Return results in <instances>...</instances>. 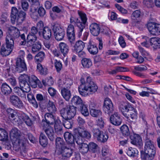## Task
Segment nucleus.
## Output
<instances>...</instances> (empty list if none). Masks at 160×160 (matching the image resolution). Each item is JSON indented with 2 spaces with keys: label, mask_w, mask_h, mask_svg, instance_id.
<instances>
[{
  "label": "nucleus",
  "mask_w": 160,
  "mask_h": 160,
  "mask_svg": "<svg viewBox=\"0 0 160 160\" xmlns=\"http://www.w3.org/2000/svg\"><path fill=\"white\" fill-rule=\"evenodd\" d=\"M80 107L81 112L82 115L85 117L88 116L89 114V112L87 107L83 104Z\"/></svg>",
  "instance_id": "6e6d98bb"
},
{
  "label": "nucleus",
  "mask_w": 160,
  "mask_h": 160,
  "mask_svg": "<svg viewBox=\"0 0 160 160\" xmlns=\"http://www.w3.org/2000/svg\"><path fill=\"white\" fill-rule=\"evenodd\" d=\"M33 43H34L32 45V50L33 53H35L41 48L42 45L41 43L39 41Z\"/></svg>",
  "instance_id": "79ce46f5"
},
{
  "label": "nucleus",
  "mask_w": 160,
  "mask_h": 160,
  "mask_svg": "<svg viewBox=\"0 0 160 160\" xmlns=\"http://www.w3.org/2000/svg\"><path fill=\"white\" fill-rule=\"evenodd\" d=\"M61 153L63 156L69 158L72 155V150L71 148L66 146L63 147L62 148Z\"/></svg>",
  "instance_id": "c85d7f7f"
},
{
  "label": "nucleus",
  "mask_w": 160,
  "mask_h": 160,
  "mask_svg": "<svg viewBox=\"0 0 160 160\" xmlns=\"http://www.w3.org/2000/svg\"><path fill=\"white\" fill-rule=\"evenodd\" d=\"M21 7L24 11H27L29 7L28 2L26 0H21Z\"/></svg>",
  "instance_id": "69168bd1"
},
{
  "label": "nucleus",
  "mask_w": 160,
  "mask_h": 160,
  "mask_svg": "<svg viewBox=\"0 0 160 160\" xmlns=\"http://www.w3.org/2000/svg\"><path fill=\"white\" fill-rule=\"evenodd\" d=\"M39 82V79L35 75H32L29 76L28 82L31 86L33 88L37 87V83Z\"/></svg>",
  "instance_id": "72a5a7b5"
},
{
  "label": "nucleus",
  "mask_w": 160,
  "mask_h": 160,
  "mask_svg": "<svg viewBox=\"0 0 160 160\" xmlns=\"http://www.w3.org/2000/svg\"><path fill=\"white\" fill-rule=\"evenodd\" d=\"M65 119L63 121L62 124L64 127L67 129L71 128L73 123L72 120L71 119H68L67 118H64Z\"/></svg>",
  "instance_id": "49530a36"
},
{
  "label": "nucleus",
  "mask_w": 160,
  "mask_h": 160,
  "mask_svg": "<svg viewBox=\"0 0 160 160\" xmlns=\"http://www.w3.org/2000/svg\"><path fill=\"white\" fill-rule=\"evenodd\" d=\"M111 122L113 125L119 126L122 122V119L120 115L117 113H114L110 118Z\"/></svg>",
  "instance_id": "a211bd4d"
},
{
  "label": "nucleus",
  "mask_w": 160,
  "mask_h": 160,
  "mask_svg": "<svg viewBox=\"0 0 160 160\" xmlns=\"http://www.w3.org/2000/svg\"><path fill=\"white\" fill-rule=\"evenodd\" d=\"M88 49L89 52L93 55L97 54L98 52V49L96 45L91 42H90L89 43Z\"/></svg>",
  "instance_id": "a878e982"
},
{
  "label": "nucleus",
  "mask_w": 160,
  "mask_h": 160,
  "mask_svg": "<svg viewBox=\"0 0 160 160\" xmlns=\"http://www.w3.org/2000/svg\"><path fill=\"white\" fill-rule=\"evenodd\" d=\"M91 33L94 36H98L100 32V25L96 23H92L90 26Z\"/></svg>",
  "instance_id": "6ab92c4d"
},
{
  "label": "nucleus",
  "mask_w": 160,
  "mask_h": 160,
  "mask_svg": "<svg viewBox=\"0 0 160 160\" xmlns=\"http://www.w3.org/2000/svg\"><path fill=\"white\" fill-rule=\"evenodd\" d=\"M22 117L23 121L28 126H30L32 125V121L28 116L24 115Z\"/></svg>",
  "instance_id": "e2e57ef3"
},
{
  "label": "nucleus",
  "mask_w": 160,
  "mask_h": 160,
  "mask_svg": "<svg viewBox=\"0 0 160 160\" xmlns=\"http://www.w3.org/2000/svg\"><path fill=\"white\" fill-rule=\"evenodd\" d=\"M132 107L129 104H127L121 105L120 107L121 110L122 114L125 117L127 116L128 113L132 108Z\"/></svg>",
  "instance_id": "c756f323"
},
{
  "label": "nucleus",
  "mask_w": 160,
  "mask_h": 160,
  "mask_svg": "<svg viewBox=\"0 0 160 160\" xmlns=\"http://www.w3.org/2000/svg\"><path fill=\"white\" fill-rule=\"evenodd\" d=\"M45 57V53L43 52H39L35 57V62L37 63L42 62L43 60Z\"/></svg>",
  "instance_id": "ea45409f"
},
{
  "label": "nucleus",
  "mask_w": 160,
  "mask_h": 160,
  "mask_svg": "<svg viewBox=\"0 0 160 160\" xmlns=\"http://www.w3.org/2000/svg\"><path fill=\"white\" fill-rule=\"evenodd\" d=\"M120 130L122 134L125 136H128L130 135V132L127 126L124 125L122 126L120 128Z\"/></svg>",
  "instance_id": "3c124183"
},
{
  "label": "nucleus",
  "mask_w": 160,
  "mask_h": 160,
  "mask_svg": "<svg viewBox=\"0 0 160 160\" xmlns=\"http://www.w3.org/2000/svg\"><path fill=\"white\" fill-rule=\"evenodd\" d=\"M54 128L56 132L58 135L63 134L62 124L59 119H57L55 122Z\"/></svg>",
  "instance_id": "aec40b11"
},
{
  "label": "nucleus",
  "mask_w": 160,
  "mask_h": 160,
  "mask_svg": "<svg viewBox=\"0 0 160 160\" xmlns=\"http://www.w3.org/2000/svg\"><path fill=\"white\" fill-rule=\"evenodd\" d=\"M64 84L65 85L64 88L69 89L73 84V81L70 78L66 79L64 82Z\"/></svg>",
  "instance_id": "0e129e2a"
},
{
  "label": "nucleus",
  "mask_w": 160,
  "mask_h": 160,
  "mask_svg": "<svg viewBox=\"0 0 160 160\" xmlns=\"http://www.w3.org/2000/svg\"><path fill=\"white\" fill-rule=\"evenodd\" d=\"M15 70L18 72H21L27 70L26 65L24 59L19 58H17Z\"/></svg>",
  "instance_id": "9d476101"
},
{
  "label": "nucleus",
  "mask_w": 160,
  "mask_h": 160,
  "mask_svg": "<svg viewBox=\"0 0 160 160\" xmlns=\"http://www.w3.org/2000/svg\"><path fill=\"white\" fill-rule=\"evenodd\" d=\"M42 35L43 38L46 40H49L52 36L51 30L49 27H45L42 31Z\"/></svg>",
  "instance_id": "cd10ccee"
},
{
  "label": "nucleus",
  "mask_w": 160,
  "mask_h": 160,
  "mask_svg": "<svg viewBox=\"0 0 160 160\" xmlns=\"http://www.w3.org/2000/svg\"><path fill=\"white\" fill-rule=\"evenodd\" d=\"M84 47V43L81 40H78L76 42L72 50L74 52H77V51L82 50Z\"/></svg>",
  "instance_id": "b1692460"
},
{
  "label": "nucleus",
  "mask_w": 160,
  "mask_h": 160,
  "mask_svg": "<svg viewBox=\"0 0 160 160\" xmlns=\"http://www.w3.org/2000/svg\"><path fill=\"white\" fill-rule=\"evenodd\" d=\"M71 103L73 105L76 106L78 107H81L83 104L81 98L78 96H75L71 100Z\"/></svg>",
  "instance_id": "5701e85b"
},
{
  "label": "nucleus",
  "mask_w": 160,
  "mask_h": 160,
  "mask_svg": "<svg viewBox=\"0 0 160 160\" xmlns=\"http://www.w3.org/2000/svg\"><path fill=\"white\" fill-rule=\"evenodd\" d=\"M74 132H77L79 136L81 138L89 139L91 137L90 133L84 127H79L75 130Z\"/></svg>",
  "instance_id": "4468645a"
},
{
  "label": "nucleus",
  "mask_w": 160,
  "mask_h": 160,
  "mask_svg": "<svg viewBox=\"0 0 160 160\" xmlns=\"http://www.w3.org/2000/svg\"><path fill=\"white\" fill-rule=\"evenodd\" d=\"M21 88L22 89L23 92L28 93L31 90V88L29 84L27 82H24L19 84Z\"/></svg>",
  "instance_id": "a18cd8bd"
},
{
  "label": "nucleus",
  "mask_w": 160,
  "mask_h": 160,
  "mask_svg": "<svg viewBox=\"0 0 160 160\" xmlns=\"http://www.w3.org/2000/svg\"><path fill=\"white\" fill-rule=\"evenodd\" d=\"M27 98L28 100L33 104V106L35 108H37L38 107V103L32 94L30 93L28 94L27 95Z\"/></svg>",
  "instance_id": "c03bdc74"
},
{
  "label": "nucleus",
  "mask_w": 160,
  "mask_h": 160,
  "mask_svg": "<svg viewBox=\"0 0 160 160\" xmlns=\"http://www.w3.org/2000/svg\"><path fill=\"white\" fill-rule=\"evenodd\" d=\"M145 42L141 43V45L146 47H148L151 45L152 46L154 49L160 48V39L158 38H152L149 39L147 38Z\"/></svg>",
  "instance_id": "6e6552de"
},
{
  "label": "nucleus",
  "mask_w": 160,
  "mask_h": 160,
  "mask_svg": "<svg viewBox=\"0 0 160 160\" xmlns=\"http://www.w3.org/2000/svg\"><path fill=\"white\" fill-rule=\"evenodd\" d=\"M92 131L94 137L96 138L102 132L100 131L98 128H93L92 130Z\"/></svg>",
  "instance_id": "774afa93"
},
{
  "label": "nucleus",
  "mask_w": 160,
  "mask_h": 160,
  "mask_svg": "<svg viewBox=\"0 0 160 160\" xmlns=\"http://www.w3.org/2000/svg\"><path fill=\"white\" fill-rule=\"evenodd\" d=\"M131 143L140 148L142 145V140L141 137L138 134H131L130 136Z\"/></svg>",
  "instance_id": "2eb2a0df"
},
{
  "label": "nucleus",
  "mask_w": 160,
  "mask_h": 160,
  "mask_svg": "<svg viewBox=\"0 0 160 160\" xmlns=\"http://www.w3.org/2000/svg\"><path fill=\"white\" fill-rule=\"evenodd\" d=\"M52 29L56 40L61 41L63 39L65 36V32L58 23L56 22L53 23L52 24Z\"/></svg>",
  "instance_id": "0eeeda50"
},
{
  "label": "nucleus",
  "mask_w": 160,
  "mask_h": 160,
  "mask_svg": "<svg viewBox=\"0 0 160 160\" xmlns=\"http://www.w3.org/2000/svg\"><path fill=\"white\" fill-rule=\"evenodd\" d=\"M77 107L74 105H68L60 111V114L63 118L72 119L75 115Z\"/></svg>",
  "instance_id": "423d86ee"
},
{
  "label": "nucleus",
  "mask_w": 160,
  "mask_h": 160,
  "mask_svg": "<svg viewBox=\"0 0 160 160\" xmlns=\"http://www.w3.org/2000/svg\"><path fill=\"white\" fill-rule=\"evenodd\" d=\"M144 153L141 155V158L144 160H152L156 153V149L152 141L147 139L145 143Z\"/></svg>",
  "instance_id": "7ed1b4c3"
},
{
  "label": "nucleus",
  "mask_w": 160,
  "mask_h": 160,
  "mask_svg": "<svg viewBox=\"0 0 160 160\" xmlns=\"http://www.w3.org/2000/svg\"><path fill=\"white\" fill-rule=\"evenodd\" d=\"M90 114L93 117H98L102 114V112L99 110L91 108L90 109Z\"/></svg>",
  "instance_id": "5fc2aeb1"
},
{
  "label": "nucleus",
  "mask_w": 160,
  "mask_h": 160,
  "mask_svg": "<svg viewBox=\"0 0 160 160\" xmlns=\"http://www.w3.org/2000/svg\"><path fill=\"white\" fill-rule=\"evenodd\" d=\"M47 109L50 113H55L57 111V108L54 103L49 101L47 106Z\"/></svg>",
  "instance_id": "4c0bfd02"
},
{
  "label": "nucleus",
  "mask_w": 160,
  "mask_h": 160,
  "mask_svg": "<svg viewBox=\"0 0 160 160\" xmlns=\"http://www.w3.org/2000/svg\"><path fill=\"white\" fill-rule=\"evenodd\" d=\"M68 39L71 44H73L75 40L74 28V26L72 24L68 26L67 30Z\"/></svg>",
  "instance_id": "9b49d317"
},
{
  "label": "nucleus",
  "mask_w": 160,
  "mask_h": 160,
  "mask_svg": "<svg viewBox=\"0 0 160 160\" xmlns=\"http://www.w3.org/2000/svg\"><path fill=\"white\" fill-rule=\"evenodd\" d=\"M26 16V13L23 11L21 10L19 11L15 7H13L12 8L11 14V21L12 24L16 22L17 24H21L24 21Z\"/></svg>",
  "instance_id": "20e7f679"
},
{
  "label": "nucleus",
  "mask_w": 160,
  "mask_h": 160,
  "mask_svg": "<svg viewBox=\"0 0 160 160\" xmlns=\"http://www.w3.org/2000/svg\"><path fill=\"white\" fill-rule=\"evenodd\" d=\"M108 138V135L102 132L97 138L98 141L104 142L107 141Z\"/></svg>",
  "instance_id": "de8ad7c7"
},
{
  "label": "nucleus",
  "mask_w": 160,
  "mask_h": 160,
  "mask_svg": "<svg viewBox=\"0 0 160 160\" xmlns=\"http://www.w3.org/2000/svg\"><path fill=\"white\" fill-rule=\"evenodd\" d=\"M59 47L61 53L64 56H65L67 54L69 49L68 46L66 43L61 42L59 43Z\"/></svg>",
  "instance_id": "bb28decb"
},
{
  "label": "nucleus",
  "mask_w": 160,
  "mask_h": 160,
  "mask_svg": "<svg viewBox=\"0 0 160 160\" xmlns=\"http://www.w3.org/2000/svg\"><path fill=\"white\" fill-rule=\"evenodd\" d=\"M82 64L84 68H89L92 65V62L90 59L84 58L81 61Z\"/></svg>",
  "instance_id": "e433bc0d"
},
{
  "label": "nucleus",
  "mask_w": 160,
  "mask_h": 160,
  "mask_svg": "<svg viewBox=\"0 0 160 160\" xmlns=\"http://www.w3.org/2000/svg\"><path fill=\"white\" fill-rule=\"evenodd\" d=\"M76 142L78 144L81 145V146L79 147L80 148L79 150L82 154L86 153L88 151H89L88 144L83 143L82 140H80L79 139H78L76 141Z\"/></svg>",
  "instance_id": "412c9836"
},
{
  "label": "nucleus",
  "mask_w": 160,
  "mask_h": 160,
  "mask_svg": "<svg viewBox=\"0 0 160 160\" xmlns=\"http://www.w3.org/2000/svg\"><path fill=\"white\" fill-rule=\"evenodd\" d=\"M29 79V76L28 75L25 74H21L18 78L19 84L27 82V81H28Z\"/></svg>",
  "instance_id": "603ef678"
},
{
  "label": "nucleus",
  "mask_w": 160,
  "mask_h": 160,
  "mask_svg": "<svg viewBox=\"0 0 160 160\" xmlns=\"http://www.w3.org/2000/svg\"><path fill=\"white\" fill-rule=\"evenodd\" d=\"M7 112L10 119H12L17 114L15 111L10 108H7Z\"/></svg>",
  "instance_id": "13d9d810"
},
{
  "label": "nucleus",
  "mask_w": 160,
  "mask_h": 160,
  "mask_svg": "<svg viewBox=\"0 0 160 160\" xmlns=\"http://www.w3.org/2000/svg\"><path fill=\"white\" fill-rule=\"evenodd\" d=\"M37 69L42 75H45L48 73L47 69L45 67H43L40 63H37Z\"/></svg>",
  "instance_id": "09e8293b"
},
{
  "label": "nucleus",
  "mask_w": 160,
  "mask_h": 160,
  "mask_svg": "<svg viewBox=\"0 0 160 160\" xmlns=\"http://www.w3.org/2000/svg\"><path fill=\"white\" fill-rule=\"evenodd\" d=\"M10 102L15 107L21 108L23 107V103L22 101L17 96L12 95L10 97Z\"/></svg>",
  "instance_id": "ddd939ff"
},
{
  "label": "nucleus",
  "mask_w": 160,
  "mask_h": 160,
  "mask_svg": "<svg viewBox=\"0 0 160 160\" xmlns=\"http://www.w3.org/2000/svg\"><path fill=\"white\" fill-rule=\"evenodd\" d=\"M8 134L4 129L0 128V141H5L8 140Z\"/></svg>",
  "instance_id": "58836bf2"
},
{
  "label": "nucleus",
  "mask_w": 160,
  "mask_h": 160,
  "mask_svg": "<svg viewBox=\"0 0 160 160\" xmlns=\"http://www.w3.org/2000/svg\"><path fill=\"white\" fill-rule=\"evenodd\" d=\"M19 130L16 128L12 129L10 133L11 137H13L16 139L19 138L20 134Z\"/></svg>",
  "instance_id": "bf43d9fd"
},
{
  "label": "nucleus",
  "mask_w": 160,
  "mask_h": 160,
  "mask_svg": "<svg viewBox=\"0 0 160 160\" xmlns=\"http://www.w3.org/2000/svg\"><path fill=\"white\" fill-rule=\"evenodd\" d=\"M64 137L66 142L68 143L73 144L74 143V137L71 133L66 132L64 133Z\"/></svg>",
  "instance_id": "7c9ffc66"
},
{
  "label": "nucleus",
  "mask_w": 160,
  "mask_h": 160,
  "mask_svg": "<svg viewBox=\"0 0 160 160\" xmlns=\"http://www.w3.org/2000/svg\"><path fill=\"white\" fill-rule=\"evenodd\" d=\"M64 142L62 139L60 138H57L56 139V144L57 147L61 148V149L63 147H65L64 145Z\"/></svg>",
  "instance_id": "052dcab7"
},
{
  "label": "nucleus",
  "mask_w": 160,
  "mask_h": 160,
  "mask_svg": "<svg viewBox=\"0 0 160 160\" xmlns=\"http://www.w3.org/2000/svg\"><path fill=\"white\" fill-rule=\"evenodd\" d=\"M61 93L62 96L66 100L68 101L69 99L71 94L69 89L63 88L61 90Z\"/></svg>",
  "instance_id": "473e14b6"
},
{
  "label": "nucleus",
  "mask_w": 160,
  "mask_h": 160,
  "mask_svg": "<svg viewBox=\"0 0 160 160\" xmlns=\"http://www.w3.org/2000/svg\"><path fill=\"white\" fill-rule=\"evenodd\" d=\"M1 90L2 94L5 96L9 95L12 92L11 87L6 83H3L2 84Z\"/></svg>",
  "instance_id": "393cba45"
},
{
  "label": "nucleus",
  "mask_w": 160,
  "mask_h": 160,
  "mask_svg": "<svg viewBox=\"0 0 160 160\" xmlns=\"http://www.w3.org/2000/svg\"><path fill=\"white\" fill-rule=\"evenodd\" d=\"M13 91L17 95L21 97H24L26 96L25 94L21 88L15 87L14 88Z\"/></svg>",
  "instance_id": "8fccbe9b"
},
{
  "label": "nucleus",
  "mask_w": 160,
  "mask_h": 160,
  "mask_svg": "<svg viewBox=\"0 0 160 160\" xmlns=\"http://www.w3.org/2000/svg\"><path fill=\"white\" fill-rule=\"evenodd\" d=\"M103 109L105 112L108 114L112 113L113 111V104L111 100L108 98H106L104 100Z\"/></svg>",
  "instance_id": "f8f14e48"
},
{
  "label": "nucleus",
  "mask_w": 160,
  "mask_h": 160,
  "mask_svg": "<svg viewBox=\"0 0 160 160\" xmlns=\"http://www.w3.org/2000/svg\"><path fill=\"white\" fill-rule=\"evenodd\" d=\"M81 84L78 88L79 93L82 96H86L88 95L87 91L92 94L97 91L98 87L92 81L91 77L87 78V80L84 82L83 79H81Z\"/></svg>",
  "instance_id": "f257e3e1"
},
{
  "label": "nucleus",
  "mask_w": 160,
  "mask_h": 160,
  "mask_svg": "<svg viewBox=\"0 0 160 160\" xmlns=\"http://www.w3.org/2000/svg\"><path fill=\"white\" fill-rule=\"evenodd\" d=\"M138 150L135 148H129L128 150L127 153V155L131 157H134L135 154L138 153Z\"/></svg>",
  "instance_id": "864d4df0"
},
{
  "label": "nucleus",
  "mask_w": 160,
  "mask_h": 160,
  "mask_svg": "<svg viewBox=\"0 0 160 160\" xmlns=\"http://www.w3.org/2000/svg\"><path fill=\"white\" fill-rule=\"evenodd\" d=\"M89 151L95 153L97 152L98 149V146L93 142H90L88 144Z\"/></svg>",
  "instance_id": "37998d69"
},
{
  "label": "nucleus",
  "mask_w": 160,
  "mask_h": 160,
  "mask_svg": "<svg viewBox=\"0 0 160 160\" xmlns=\"http://www.w3.org/2000/svg\"><path fill=\"white\" fill-rule=\"evenodd\" d=\"M78 13L82 22H80V20L78 18L71 17L70 18V23L72 24H76L79 28L78 35H81L82 32L85 28V25L87 21V18L86 14L83 12L78 11Z\"/></svg>",
  "instance_id": "39448f33"
},
{
  "label": "nucleus",
  "mask_w": 160,
  "mask_h": 160,
  "mask_svg": "<svg viewBox=\"0 0 160 160\" xmlns=\"http://www.w3.org/2000/svg\"><path fill=\"white\" fill-rule=\"evenodd\" d=\"M147 28L152 34L156 35L160 33V24L149 22L147 24Z\"/></svg>",
  "instance_id": "1a4fd4ad"
},
{
  "label": "nucleus",
  "mask_w": 160,
  "mask_h": 160,
  "mask_svg": "<svg viewBox=\"0 0 160 160\" xmlns=\"http://www.w3.org/2000/svg\"><path fill=\"white\" fill-rule=\"evenodd\" d=\"M141 12L139 10H135L132 13L131 16L132 20L134 22H137L138 19L140 18Z\"/></svg>",
  "instance_id": "a19ab883"
},
{
  "label": "nucleus",
  "mask_w": 160,
  "mask_h": 160,
  "mask_svg": "<svg viewBox=\"0 0 160 160\" xmlns=\"http://www.w3.org/2000/svg\"><path fill=\"white\" fill-rule=\"evenodd\" d=\"M44 131L49 140L52 141L55 138L54 133L52 128L48 127L44 129Z\"/></svg>",
  "instance_id": "4be33fe9"
},
{
  "label": "nucleus",
  "mask_w": 160,
  "mask_h": 160,
  "mask_svg": "<svg viewBox=\"0 0 160 160\" xmlns=\"http://www.w3.org/2000/svg\"><path fill=\"white\" fill-rule=\"evenodd\" d=\"M53 113H47L44 115L45 121H42V125L45 126V123L48 125L53 124L55 122V117Z\"/></svg>",
  "instance_id": "dca6fc26"
},
{
  "label": "nucleus",
  "mask_w": 160,
  "mask_h": 160,
  "mask_svg": "<svg viewBox=\"0 0 160 160\" xmlns=\"http://www.w3.org/2000/svg\"><path fill=\"white\" fill-rule=\"evenodd\" d=\"M37 35H33L30 34H28L27 37V39L28 40V42H31L32 43L37 42Z\"/></svg>",
  "instance_id": "680f3d73"
},
{
  "label": "nucleus",
  "mask_w": 160,
  "mask_h": 160,
  "mask_svg": "<svg viewBox=\"0 0 160 160\" xmlns=\"http://www.w3.org/2000/svg\"><path fill=\"white\" fill-rule=\"evenodd\" d=\"M18 37V34L13 32L7 35L6 38V45L5 46V45H2L0 53L3 56H6L10 54L14 47L13 38L15 39Z\"/></svg>",
  "instance_id": "f03ea898"
},
{
  "label": "nucleus",
  "mask_w": 160,
  "mask_h": 160,
  "mask_svg": "<svg viewBox=\"0 0 160 160\" xmlns=\"http://www.w3.org/2000/svg\"><path fill=\"white\" fill-rule=\"evenodd\" d=\"M38 7L36 6L34 4H32L31 6L30 15L31 17L34 19H37L38 18V15L37 11V8H38Z\"/></svg>",
  "instance_id": "2f4dec72"
},
{
  "label": "nucleus",
  "mask_w": 160,
  "mask_h": 160,
  "mask_svg": "<svg viewBox=\"0 0 160 160\" xmlns=\"http://www.w3.org/2000/svg\"><path fill=\"white\" fill-rule=\"evenodd\" d=\"M22 119H23L22 116L21 117L17 114L11 120L16 122H17L18 124H19L21 123Z\"/></svg>",
  "instance_id": "338daca9"
},
{
  "label": "nucleus",
  "mask_w": 160,
  "mask_h": 160,
  "mask_svg": "<svg viewBox=\"0 0 160 160\" xmlns=\"http://www.w3.org/2000/svg\"><path fill=\"white\" fill-rule=\"evenodd\" d=\"M137 111L136 109L132 107V108L128 113L127 116L125 117L127 118H130L132 120H135L137 118Z\"/></svg>",
  "instance_id": "f704fd0d"
},
{
  "label": "nucleus",
  "mask_w": 160,
  "mask_h": 160,
  "mask_svg": "<svg viewBox=\"0 0 160 160\" xmlns=\"http://www.w3.org/2000/svg\"><path fill=\"white\" fill-rule=\"evenodd\" d=\"M42 83L45 86H51L53 83V81L52 77H49V78H47L42 81Z\"/></svg>",
  "instance_id": "4d7b16f0"
},
{
  "label": "nucleus",
  "mask_w": 160,
  "mask_h": 160,
  "mask_svg": "<svg viewBox=\"0 0 160 160\" xmlns=\"http://www.w3.org/2000/svg\"><path fill=\"white\" fill-rule=\"evenodd\" d=\"M13 32L15 33V34L17 33L18 34V37L17 38H15V39L13 38V40L14 42L15 40L19 38V37H20L21 39L22 40H26L24 34L23 33L20 35V33L19 30L17 28L15 27L12 26L9 28L7 35L11 34Z\"/></svg>",
  "instance_id": "f3484780"
},
{
  "label": "nucleus",
  "mask_w": 160,
  "mask_h": 160,
  "mask_svg": "<svg viewBox=\"0 0 160 160\" xmlns=\"http://www.w3.org/2000/svg\"><path fill=\"white\" fill-rule=\"evenodd\" d=\"M39 142L40 144L44 147H46L48 143V140L45 134L41 132L40 134Z\"/></svg>",
  "instance_id": "c9c22d12"
}]
</instances>
